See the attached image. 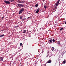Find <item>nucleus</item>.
Returning a JSON list of instances; mask_svg holds the SVG:
<instances>
[{
    "instance_id": "f257e3e1",
    "label": "nucleus",
    "mask_w": 66,
    "mask_h": 66,
    "mask_svg": "<svg viewBox=\"0 0 66 66\" xmlns=\"http://www.w3.org/2000/svg\"><path fill=\"white\" fill-rule=\"evenodd\" d=\"M24 8H22L19 11V14H20L21 13H22L23 11H24Z\"/></svg>"
},
{
    "instance_id": "f03ea898",
    "label": "nucleus",
    "mask_w": 66,
    "mask_h": 66,
    "mask_svg": "<svg viewBox=\"0 0 66 66\" xmlns=\"http://www.w3.org/2000/svg\"><path fill=\"white\" fill-rule=\"evenodd\" d=\"M4 2H5V3L7 4H10V2L8 1H4Z\"/></svg>"
},
{
    "instance_id": "7ed1b4c3",
    "label": "nucleus",
    "mask_w": 66,
    "mask_h": 66,
    "mask_svg": "<svg viewBox=\"0 0 66 66\" xmlns=\"http://www.w3.org/2000/svg\"><path fill=\"white\" fill-rule=\"evenodd\" d=\"M60 0H58L57 2H56V6H58V5L59 4V3L60 2Z\"/></svg>"
},
{
    "instance_id": "20e7f679",
    "label": "nucleus",
    "mask_w": 66,
    "mask_h": 66,
    "mask_svg": "<svg viewBox=\"0 0 66 66\" xmlns=\"http://www.w3.org/2000/svg\"><path fill=\"white\" fill-rule=\"evenodd\" d=\"M51 62H52V60H49L47 62L46 64H47V63H51Z\"/></svg>"
},
{
    "instance_id": "39448f33",
    "label": "nucleus",
    "mask_w": 66,
    "mask_h": 66,
    "mask_svg": "<svg viewBox=\"0 0 66 66\" xmlns=\"http://www.w3.org/2000/svg\"><path fill=\"white\" fill-rule=\"evenodd\" d=\"M3 58L2 57H0V61L2 62L3 60Z\"/></svg>"
},
{
    "instance_id": "423d86ee",
    "label": "nucleus",
    "mask_w": 66,
    "mask_h": 66,
    "mask_svg": "<svg viewBox=\"0 0 66 66\" xmlns=\"http://www.w3.org/2000/svg\"><path fill=\"white\" fill-rule=\"evenodd\" d=\"M57 44H58L59 45H61V42L60 41H58L57 42Z\"/></svg>"
},
{
    "instance_id": "0eeeda50",
    "label": "nucleus",
    "mask_w": 66,
    "mask_h": 66,
    "mask_svg": "<svg viewBox=\"0 0 66 66\" xmlns=\"http://www.w3.org/2000/svg\"><path fill=\"white\" fill-rule=\"evenodd\" d=\"M39 9H38L36 11V13H38L39 12Z\"/></svg>"
},
{
    "instance_id": "6e6552de",
    "label": "nucleus",
    "mask_w": 66,
    "mask_h": 66,
    "mask_svg": "<svg viewBox=\"0 0 66 66\" xmlns=\"http://www.w3.org/2000/svg\"><path fill=\"white\" fill-rule=\"evenodd\" d=\"M21 4H17L18 6H19V7H21Z\"/></svg>"
},
{
    "instance_id": "1a4fd4ad",
    "label": "nucleus",
    "mask_w": 66,
    "mask_h": 66,
    "mask_svg": "<svg viewBox=\"0 0 66 66\" xmlns=\"http://www.w3.org/2000/svg\"><path fill=\"white\" fill-rule=\"evenodd\" d=\"M24 2L23 1H19V3H23Z\"/></svg>"
},
{
    "instance_id": "9d476101",
    "label": "nucleus",
    "mask_w": 66,
    "mask_h": 66,
    "mask_svg": "<svg viewBox=\"0 0 66 66\" xmlns=\"http://www.w3.org/2000/svg\"><path fill=\"white\" fill-rule=\"evenodd\" d=\"M49 41L51 43V44H51L52 43V39H51L49 40Z\"/></svg>"
},
{
    "instance_id": "9b49d317",
    "label": "nucleus",
    "mask_w": 66,
    "mask_h": 66,
    "mask_svg": "<svg viewBox=\"0 0 66 66\" xmlns=\"http://www.w3.org/2000/svg\"><path fill=\"white\" fill-rule=\"evenodd\" d=\"M38 5V4H36V5H35V6L36 7H37Z\"/></svg>"
},
{
    "instance_id": "f8f14e48",
    "label": "nucleus",
    "mask_w": 66,
    "mask_h": 66,
    "mask_svg": "<svg viewBox=\"0 0 66 66\" xmlns=\"http://www.w3.org/2000/svg\"><path fill=\"white\" fill-rule=\"evenodd\" d=\"M23 6H24V5L23 4H21V7H23Z\"/></svg>"
},
{
    "instance_id": "ddd939ff",
    "label": "nucleus",
    "mask_w": 66,
    "mask_h": 66,
    "mask_svg": "<svg viewBox=\"0 0 66 66\" xmlns=\"http://www.w3.org/2000/svg\"><path fill=\"white\" fill-rule=\"evenodd\" d=\"M44 7L45 9H46V8H47V6L45 4L44 5Z\"/></svg>"
},
{
    "instance_id": "4468645a",
    "label": "nucleus",
    "mask_w": 66,
    "mask_h": 66,
    "mask_svg": "<svg viewBox=\"0 0 66 66\" xmlns=\"http://www.w3.org/2000/svg\"><path fill=\"white\" fill-rule=\"evenodd\" d=\"M56 6H55V7L54 10H55V11H56V9H57V7H56Z\"/></svg>"
},
{
    "instance_id": "2eb2a0df",
    "label": "nucleus",
    "mask_w": 66,
    "mask_h": 66,
    "mask_svg": "<svg viewBox=\"0 0 66 66\" xmlns=\"http://www.w3.org/2000/svg\"><path fill=\"white\" fill-rule=\"evenodd\" d=\"M4 36V34L2 35H1L0 36V37H3V36Z\"/></svg>"
},
{
    "instance_id": "dca6fc26",
    "label": "nucleus",
    "mask_w": 66,
    "mask_h": 66,
    "mask_svg": "<svg viewBox=\"0 0 66 66\" xmlns=\"http://www.w3.org/2000/svg\"><path fill=\"white\" fill-rule=\"evenodd\" d=\"M63 63H64V64L66 63V61H65V60H64V61H63Z\"/></svg>"
},
{
    "instance_id": "f3484780",
    "label": "nucleus",
    "mask_w": 66,
    "mask_h": 66,
    "mask_svg": "<svg viewBox=\"0 0 66 66\" xmlns=\"http://www.w3.org/2000/svg\"><path fill=\"white\" fill-rule=\"evenodd\" d=\"M26 32V30H25L23 31V33H25Z\"/></svg>"
},
{
    "instance_id": "a211bd4d",
    "label": "nucleus",
    "mask_w": 66,
    "mask_h": 66,
    "mask_svg": "<svg viewBox=\"0 0 66 66\" xmlns=\"http://www.w3.org/2000/svg\"><path fill=\"white\" fill-rule=\"evenodd\" d=\"M52 51H53L54 50V48L53 47H52Z\"/></svg>"
},
{
    "instance_id": "6ab92c4d",
    "label": "nucleus",
    "mask_w": 66,
    "mask_h": 66,
    "mask_svg": "<svg viewBox=\"0 0 66 66\" xmlns=\"http://www.w3.org/2000/svg\"><path fill=\"white\" fill-rule=\"evenodd\" d=\"M9 1L10 2H13V1H14V0H9Z\"/></svg>"
},
{
    "instance_id": "aec40b11",
    "label": "nucleus",
    "mask_w": 66,
    "mask_h": 66,
    "mask_svg": "<svg viewBox=\"0 0 66 66\" xmlns=\"http://www.w3.org/2000/svg\"><path fill=\"white\" fill-rule=\"evenodd\" d=\"M52 41L53 42H55V40H54V39H53Z\"/></svg>"
},
{
    "instance_id": "412c9836",
    "label": "nucleus",
    "mask_w": 66,
    "mask_h": 66,
    "mask_svg": "<svg viewBox=\"0 0 66 66\" xmlns=\"http://www.w3.org/2000/svg\"><path fill=\"white\" fill-rule=\"evenodd\" d=\"M20 19H22V16H21L20 17Z\"/></svg>"
},
{
    "instance_id": "4be33fe9",
    "label": "nucleus",
    "mask_w": 66,
    "mask_h": 66,
    "mask_svg": "<svg viewBox=\"0 0 66 66\" xmlns=\"http://www.w3.org/2000/svg\"><path fill=\"white\" fill-rule=\"evenodd\" d=\"M46 64H43V66H46Z\"/></svg>"
},
{
    "instance_id": "5701e85b",
    "label": "nucleus",
    "mask_w": 66,
    "mask_h": 66,
    "mask_svg": "<svg viewBox=\"0 0 66 66\" xmlns=\"http://www.w3.org/2000/svg\"><path fill=\"white\" fill-rule=\"evenodd\" d=\"M63 29V28H61L60 29V31H61V30H62V29Z\"/></svg>"
},
{
    "instance_id": "b1692460",
    "label": "nucleus",
    "mask_w": 66,
    "mask_h": 66,
    "mask_svg": "<svg viewBox=\"0 0 66 66\" xmlns=\"http://www.w3.org/2000/svg\"><path fill=\"white\" fill-rule=\"evenodd\" d=\"M30 18H31V17H29L28 18V19H30Z\"/></svg>"
},
{
    "instance_id": "393cba45",
    "label": "nucleus",
    "mask_w": 66,
    "mask_h": 66,
    "mask_svg": "<svg viewBox=\"0 0 66 66\" xmlns=\"http://www.w3.org/2000/svg\"><path fill=\"white\" fill-rule=\"evenodd\" d=\"M26 18H25V17L24 18V19H23V20H26Z\"/></svg>"
},
{
    "instance_id": "a878e982",
    "label": "nucleus",
    "mask_w": 66,
    "mask_h": 66,
    "mask_svg": "<svg viewBox=\"0 0 66 66\" xmlns=\"http://www.w3.org/2000/svg\"><path fill=\"white\" fill-rule=\"evenodd\" d=\"M20 46H22V43H21L20 44Z\"/></svg>"
},
{
    "instance_id": "bb28decb",
    "label": "nucleus",
    "mask_w": 66,
    "mask_h": 66,
    "mask_svg": "<svg viewBox=\"0 0 66 66\" xmlns=\"http://www.w3.org/2000/svg\"><path fill=\"white\" fill-rule=\"evenodd\" d=\"M4 18V17L3 16L2 18V19H3V18Z\"/></svg>"
},
{
    "instance_id": "cd10ccee",
    "label": "nucleus",
    "mask_w": 66,
    "mask_h": 66,
    "mask_svg": "<svg viewBox=\"0 0 66 66\" xmlns=\"http://www.w3.org/2000/svg\"><path fill=\"white\" fill-rule=\"evenodd\" d=\"M49 57H51V56H50V55H48Z\"/></svg>"
},
{
    "instance_id": "c85d7f7f",
    "label": "nucleus",
    "mask_w": 66,
    "mask_h": 66,
    "mask_svg": "<svg viewBox=\"0 0 66 66\" xmlns=\"http://www.w3.org/2000/svg\"><path fill=\"white\" fill-rule=\"evenodd\" d=\"M64 23L65 24H66V21Z\"/></svg>"
},
{
    "instance_id": "c756f323",
    "label": "nucleus",
    "mask_w": 66,
    "mask_h": 66,
    "mask_svg": "<svg viewBox=\"0 0 66 66\" xmlns=\"http://www.w3.org/2000/svg\"><path fill=\"white\" fill-rule=\"evenodd\" d=\"M53 44H54V42L53 43Z\"/></svg>"
},
{
    "instance_id": "7c9ffc66",
    "label": "nucleus",
    "mask_w": 66,
    "mask_h": 66,
    "mask_svg": "<svg viewBox=\"0 0 66 66\" xmlns=\"http://www.w3.org/2000/svg\"><path fill=\"white\" fill-rule=\"evenodd\" d=\"M15 27H16H16H17V26H15Z\"/></svg>"
},
{
    "instance_id": "2f4dec72",
    "label": "nucleus",
    "mask_w": 66,
    "mask_h": 66,
    "mask_svg": "<svg viewBox=\"0 0 66 66\" xmlns=\"http://www.w3.org/2000/svg\"><path fill=\"white\" fill-rule=\"evenodd\" d=\"M43 53V52H42V53Z\"/></svg>"
},
{
    "instance_id": "473e14b6",
    "label": "nucleus",
    "mask_w": 66,
    "mask_h": 66,
    "mask_svg": "<svg viewBox=\"0 0 66 66\" xmlns=\"http://www.w3.org/2000/svg\"><path fill=\"white\" fill-rule=\"evenodd\" d=\"M43 1H45V0H43Z\"/></svg>"
},
{
    "instance_id": "72a5a7b5",
    "label": "nucleus",
    "mask_w": 66,
    "mask_h": 66,
    "mask_svg": "<svg viewBox=\"0 0 66 66\" xmlns=\"http://www.w3.org/2000/svg\"><path fill=\"white\" fill-rule=\"evenodd\" d=\"M47 57H48V56H47Z\"/></svg>"
}]
</instances>
